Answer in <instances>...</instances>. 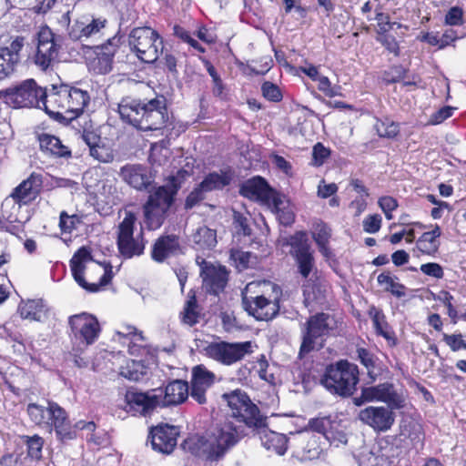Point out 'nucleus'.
<instances>
[{
	"mask_svg": "<svg viewBox=\"0 0 466 466\" xmlns=\"http://www.w3.org/2000/svg\"><path fill=\"white\" fill-rule=\"evenodd\" d=\"M222 398L227 401L233 416L238 418L247 428L259 435L261 443L267 450L273 451L279 455L286 452L287 436L268 428L267 417L261 413L245 391L235 390L229 393H224Z\"/></svg>",
	"mask_w": 466,
	"mask_h": 466,
	"instance_id": "obj_1",
	"label": "nucleus"
},
{
	"mask_svg": "<svg viewBox=\"0 0 466 466\" xmlns=\"http://www.w3.org/2000/svg\"><path fill=\"white\" fill-rule=\"evenodd\" d=\"M118 113L123 121L144 131L161 129L168 118L163 96L147 102L124 97L118 105Z\"/></svg>",
	"mask_w": 466,
	"mask_h": 466,
	"instance_id": "obj_2",
	"label": "nucleus"
},
{
	"mask_svg": "<svg viewBox=\"0 0 466 466\" xmlns=\"http://www.w3.org/2000/svg\"><path fill=\"white\" fill-rule=\"evenodd\" d=\"M190 176L185 169H179L170 176L164 186L151 192L143 205L145 223L148 229H157L164 223L166 215L175 201V197L184 181Z\"/></svg>",
	"mask_w": 466,
	"mask_h": 466,
	"instance_id": "obj_3",
	"label": "nucleus"
},
{
	"mask_svg": "<svg viewBox=\"0 0 466 466\" xmlns=\"http://www.w3.org/2000/svg\"><path fill=\"white\" fill-rule=\"evenodd\" d=\"M89 95L80 88L61 85L48 95L46 112L61 123L69 124L78 117L89 102Z\"/></svg>",
	"mask_w": 466,
	"mask_h": 466,
	"instance_id": "obj_4",
	"label": "nucleus"
},
{
	"mask_svg": "<svg viewBox=\"0 0 466 466\" xmlns=\"http://www.w3.org/2000/svg\"><path fill=\"white\" fill-rule=\"evenodd\" d=\"M337 329V320L333 315L319 312L311 315L300 324V346L299 359H303L312 351L324 348L327 339Z\"/></svg>",
	"mask_w": 466,
	"mask_h": 466,
	"instance_id": "obj_5",
	"label": "nucleus"
},
{
	"mask_svg": "<svg viewBox=\"0 0 466 466\" xmlns=\"http://www.w3.org/2000/svg\"><path fill=\"white\" fill-rule=\"evenodd\" d=\"M234 418V416L232 415ZM238 424L230 420L218 424L206 438L199 439L203 452L210 461L222 458L226 452L247 435L245 424L236 418Z\"/></svg>",
	"mask_w": 466,
	"mask_h": 466,
	"instance_id": "obj_6",
	"label": "nucleus"
},
{
	"mask_svg": "<svg viewBox=\"0 0 466 466\" xmlns=\"http://www.w3.org/2000/svg\"><path fill=\"white\" fill-rule=\"evenodd\" d=\"M26 410L34 423L47 429L50 432L55 431L59 441H66L76 437L66 411L57 403L48 401L47 407L29 403Z\"/></svg>",
	"mask_w": 466,
	"mask_h": 466,
	"instance_id": "obj_7",
	"label": "nucleus"
},
{
	"mask_svg": "<svg viewBox=\"0 0 466 466\" xmlns=\"http://www.w3.org/2000/svg\"><path fill=\"white\" fill-rule=\"evenodd\" d=\"M359 374L357 365L348 360H339L327 367L320 382L329 392L350 397L356 390Z\"/></svg>",
	"mask_w": 466,
	"mask_h": 466,
	"instance_id": "obj_8",
	"label": "nucleus"
},
{
	"mask_svg": "<svg viewBox=\"0 0 466 466\" xmlns=\"http://www.w3.org/2000/svg\"><path fill=\"white\" fill-rule=\"evenodd\" d=\"M47 97L46 89L34 79L0 91V99L13 108L37 107L46 111Z\"/></svg>",
	"mask_w": 466,
	"mask_h": 466,
	"instance_id": "obj_9",
	"label": "nucleus"
},
{
	"mask_svg": "<svg viewBox=\"0 0 466 466\" xmlns=\"http://www.w3.org/2000/svg\"><path fill=\"white\" fill-rule=\"evenodd\" d=\"M92 260L93 258L89 248L86 247H82L74 254L70 259V268L74 279L81 288L89 292H96L98 291L99 287L106 286L112 279V266L107 265L103 267L101 264H97L94 270L97 273H101L103 271L99 282L88 283L84 278V273L86 269V263Z\"/></svg>",
	"mask_w": 466,
	"mask_h": 466,
	"instance_id": "obj_10",
	"label": "nucleus"
},
{
	"mask_svg": "<svg viewBox=\"0 0 466 466\" xmlns=\"http://www.w3.org/2000/svg\"><path fill=\"white\" fill-rule=\"evenodd\" d=\"M129 45L137 57L145 63H154L163 48V41L150 27H137L129 34Z\"/></svg>",
	"mask_w": 466,
	"mask_h": 466,
	"instance_id": "obj_11",
	"label": "nucleus"
},
{
	"mask_svg": "<svg viewBox=\"0 0 466 466\" xmlns=\"http://www.w3.org/2000/svg\"><path fill=\"white\" fill-rule=\"evenodd\" d=\"M136 221V214L126 210L125 217L117 227V248L120 254L126 258L140 256L145 249L142 232L134 236Z\"/></svg>",
	"mask_w": 466,
	"mask_h": 466,
	"instance_id": "obj_12",
	"label": "nucleus"
},
{
	"mask_svg": "<svg viewBox=\"0 0 466 466\" xmlns=\"http://www.w3.org/2000/svg\"><path fill=\"white\" fill-rule=\"evenodd\" d=\"M272 293L266 297L265 295L256 297L244 296L242 304L244 309L258 320H270L275 318L279 311L280 289L275 284H269Z\"/></svg>",
	"mask_w": 466,
	"mask_h": 466,
	"instance_id": "obj_13",
	"label": "nucleus"
},
{
	"mask_svg": "<svg viewBox=\"0 0 466 466\" xmlns=\"http://www.w3.org/2000/svg\"><path fill=\"white\" fill-rule=\"evenodd\" d=\"M283 245L290 247L289 253L294 258L298 271L303 279H308L311 273L317 271L315 259L305 232H296L287 238Z\"/></svg>",
	"mask_w": 466,
	"mask_h": 466,
	"instance_id": "obj_14",
	"label": "nucleus"
},
{
	"mask_svg": "<svg viewBox=\"0 0 466 466\" xmlns=\"http://www.w3.org/2000/svg\"><path fill=\"white\" fill-rule=\"evenodd\" d=\"M251 341L212 342L205 350L208 357L224 365H232L253 352Z\"/></svg>",
	"mask_w": 466,
	"mask_h": 466,
	"instance_id": "obj_15",
	"label": "nucleus"
},
{
	"mask_svg": "<svg viewBox=\"0 0 466 466\" xmlns=\"http://www.w3.org/2000/svg\"><path fill=\"white\" fill-rule=\"evenodd\" d=\"M60 44L58 38L48 28H42L38 33L36 53L34 56L35 64L42 70L53 69L59 61Z\"/></svg>",
	"mask_w": 466,
	"mask_h": 466,
	"instance_id": "obj_16",
	"label": "nucleus"
},
{
	"mask_svg": "<svg viewBox=\"0 0 466 466\" xmlns=\"http://www.w3.org/2000/svg\"><path fill=\"white\" fill-rule=\"evenodd\" d=\"M42 176L32 173L29 177L20 183L6 198L2 205L3 210L13 204V208L19 209L22 205L34 201L39 195L42 187Z\"/></svg>",
	"mask_w": 466,
	"mask_h": 466,
	"instance_id": "obj_17",
	"label": "nucleus"
},
{
	"mask_svg": "<svg viewBox=\"0 0 466 466\" xmlns=\"http://www.w3.org/2000/svg\"><path fill=\"white\" fill-rule=\"evenodd\" d=\"M68 322L75 339L86 346L92 345L101 331L97 319L86 312L71 316Z\"/></svg>",
	"mask_w": 466,
	"mask_h": 466,
	"instance_id": "obj_18",
	"label": "nucleus"
},
{
	"mask_svg": "<svg viewBox=\"0 0 466 466\" xmlns=\"http://www.w3.org/2000/svg\"><path fill=\"white\" fill-rule=\"evenodd\" d=\"M357 418L377 432L388 431L395 422L393 410L384 406L366 407L359 411Z\"/></svg>",
	"mask_w": 466,
	"mask_h": 466,
	"instance_id": "obj_19",
	"label": "nucleus"
},
{
	"mask_svg": "<svg viewBox=\"0 0 466 466\" xmlns=\"http://www.w3.org/2000/svg\"><path fill=\"white\" fill-rule=\"evenodd\" d=\"M216 380V375L203 364L193 367L190 380V397L198 404L207 402L206 392Z\"/></svg>",
	"mask_w": 466,
	"mask_h": 466,
	"instance_id": "obj_20",
	"label": "nucleus"
},
{
	"mask_svg": "<svg viewBox=\"0 0 466 466\" xmlns=\"http://www.w3.org/2000/svg\"><path fill=\"white\" fill-rule=\"evenodd\" d=\"M119 177L131 187L138 190H147L154 182L151 170L142 164H127L120 168Z\"/></svg>",
	"mask_w": 466,
	"mask_h": 466,
	"instance_id": "obj_21",
	"label": "nucleus"
},
{
	"mask_svg": "<svg viewBox=\"0 0 466 466\" xmlns=\"http://www.w3.org/2000/svg\"><path fill=\"white\" fill-rule=\"evenodd\" d=\"M106 19L82 15L68 26V35L74 41H85L96 37L105 27Z\"/></svg>",
	"mask_w": 466,
	"mask_h": 466,
	"instance_id": "obj_22",
	"label": "nucleus"
},
{
	"mask_svg": "<svg viewBox=\"0 0 466 466\" xmlns=\"http://www.w3.org/2000/svg\"><path fill=\"white\" fill-rule=\"evenodd\" d=\"M178 434L177 428L168 424L152 428L149 435L152 448L164 454L171 453L177 446Z\"/></svg>",
	"mask_w": 466,
	"mask_h": 466,
	"instance_id": "obj_23",
	"label": "nucleus"
},
{
	"mask_svg": "<svg viewBox=\"0 0 466 466\" xmlns=\"http://www.w3.org/2000/svg\"><path fill=\"white\" fill-rule=\"evenodd\" d=\"M126 400L130 410L144 416L151 414L155 409L160 407L159 396L156 389L147 392L128 390Z\"/></svg>",
	"mask_w": 466,
	"mask_h": 466,
	"instance_id": "obj_24",
	"label": "nucleus"
},
{
	"mask_svg": "<svg viewBox=\"0 0 466 466\" xmlns=\"http://www.w3.org/2000/svg\"><path fill=\"white\" fill-rule=\"evenodd\" d=\"M160 408L177 406L183 403L190 395L189 385L182 380L169 382L165 390L157 389Z\"/></svg>",
	"mask_w": 466,
	"mask_h": 466,
	"instance_id": "obj_25",
	"label": "nucleus"
},
{
	"mask_svg": "<svg viewBox=\"0 0 466 466\" xmlns=\"http://www.w3.org/2000/svg\"><path fill=\"white\" fill-rule=\"evenodd\" d=\"M24 38L16 37L8 46L0 47V81L11 76L20 62Z\"/></svg>",
	"mask_w": 466,
	"mask_h": 466,
	"instance_id": "obj_26",
	"label": "nucleus"
},
{
	"mask_svg": "<svg viewBox=\"0 0 466 466\" xmlns=\"http://www.w3.org/2000/svg\"><path fill=\"white\" fill-rule=\"evenodd\" d=\"M240 193L251 200L260 201L267 205L270 204L278 195V192L270 188L267 181L260 177L247 180L241 186Z\"/></svg>",
	"mask_w": 466,
	"mask_h": 466,
	"instance_id": "obj_27",
	"label": "nucleus"
},
{
	"mask_svg": "<svg viewBox=\"0 0 466 466\" xmlns=\"http://www.w3.org/2000/svg\"><path fill=\"white\" fill-rule=\"evenodd\" d=\"M201 276L208 291L216 295L224 289L228 282V271L225 267H206Z\"/></svg>",
	"mask_w": 466,
	"mask_h": 466,
	"instance_id": "obj_28",
	"label": "nucleus"
},
{
	"mask_svg": "<svg viewBox=\"0 0 466 466\" xmlns=\"http://www.w3.org/2000/svg\"><path fill=\"white\" fill-rule=\"evenodd\" d=\"M179 242L176 236L167 235L157 238L152 248V258L157 262H163L168 257L177 253Z\"/></svg>",
	"mask_w": 466,
	"mask_h": 466,
	"instance_id": "obj_29",
	"label": "nucleus"
},
{
	"mask_svg": "<svg viewBox=\"0 0 466 466\" xmlns=\"http://www.w3.org/2000/svg\"><path fill=\"white\" fill-rule=\"evenodd\" d=\"M268 206L271 207L280 224L290 226L294 223L295 214L293 208L284 195L278 193Z\"/></svg>",
	"mask_w": 466,
	"mask_h": 466,
	"instance_id": "obj_30",
	"label": "nucleus"
},
{
	"mask_svg": "<svg viewBox=\"0 0 466 466\" xmlns=\"http://www.w3.org/2000/svg\"><path fill=\"white\" fill-rule=\"evenodd\" d=\"M370 315L372 319L373 326L376 333L382 336L390 346H395L397 344V339L395 333L385 319V315L380 309L375 307L370 308Z\"/></svg>",
	"mask_w": 466,
	"mask_h": 466,
	"instance_id": "obj_31",
	"label": "nucleus"
},
{
	"mask_svg": "<svg viewBox=\"0 0 466 466\" xmlns=\"http://www.w3.org/2000/svg\"><path fill=\"white\" fill-rule=\"evenodd\" d=\"M40 148L42 151L48 152L57 157L69 158L71 151L62 144L61 140L49 134H42L38 137Z\"/></svg>",
	"mask_w": 466,
	"mask_h": 466,
	"instance_id": "obj_32",
	"label": "nucleus"
},
{
	"mask_svg": "<svg viewBox=\"0 0 466 466\" xmlns=\"http://www.w3.org/2000/svg\"><path fill=\"white\" fill-rule=\"evenodd\" d=\"M192 241L198 249H209L217 244L216 231L206 227L198 228L192 235Z\"/></svg>",
	"mask_w": 466,
	"mask_h": 466,
	"instance_id": "obj_33",
	"label": "nucleus"
},
{
	"mask_svg": "<svg viewBox=\"0 0 466 466\" xmlns=\"http://www.w3.org/2000/svg\"><path fill=\"white\" fill-rule=\"evenodd\" d=\"M382 402L386 403V408L391 410H400L405 406L403 395L398 392L392 383H382Z\"/></svg>",
	"mask_w": 466,
	"mask_h": 466,
	"instance_id": "obj_34",
	"label": "nucleus"
},
{
	"mask_svg": "<svg viewBox=\"0 0 466 466\" xmlns=\"http://www.w3.org/2000/svg\"><path fill=\"white\" fill-rule=\"evenodd\" d=\"M230 181L231 176L228 173L213 172L206 176L199 185L201 186V188L208 193L213 190L222 189L224 187L229 185Z\"/></svg>",
	"mask_w": 466,
	"mask_h": 466,
	"instance_id": "obj_35",
	"label": "nucleus"
},
{
	"mask_svg": "<svg viewBox=\"0 0 466 466\" xmlns=\"http://www.w3.org/2000/svg\"><path fill=\"white\" fill-rule=\"evenodd\" d=\"M45 310V305L41 299L28 300L19 306V312L23 319L40 320Z\"/></svg>",
	"mask_w": 466,
	"mask_h": 466,
	"instance_id": "obj_36",
	"label": "nucleus"
},
{
	"mask_svg": "<svg viewBox=\"0 0 466 466\" xmlns=\"http://www.w3.org/2000/svg\"><path fill=\"white\" fill-rule=\"evenodd\" d=\"M395 279L389 272H383L378 276L377 280L380 285H385L386 291L397 298H402L405 296L406 288L403 284L396 282Z\"/></svg>",
	"mask_w": 466,
	"mask_h": 466,
	"instance_id": "obj_37",
	"label": "nucleus"
},
{
	"mask_svg": "<svg viewBox=\"0 0 466 466\" xmlns=\"http://www.w3.org/2000/svg\"><path fill=\"white\" fill-rule=\"evenodd\" d=\"M374 127L380 137L393 138L399 132V124L389 119H377Z\"/></svg>",
	"mask_w": 466,
	"mask_h": 466,
	"instance_id": "obj_38",
	"label": "nucleus"
},
{
	"mask_svg": "<svg viewBox=\"0 0 466 466\" xmlns=\"http://www.w3.org/2000/svg\"><path fill=\"white\" fill-rule=\"evenodd\" d=\"M197 300L195 297L187 300L183 311L181 312V320L184 324L193 326L198 321V312L197 311Z\"/></svg>",
	"mask_w": 466,
	"mask_h": 466,
	"instance_id": "obj_39",
	"label": "nucleus"
},
{
	"mask_svg": "<svg viewBox=\"0 0 466 466\" xmlns=\"http://www.w3.org/2000/svg\"><path fill=\"white\" fill-rule=\"evenodd\" d=\"M231 258L239 269H245L252 267L257 262V257L253 253L239 249L231 251Z\"/></svg>",
	"mask_w": 466,
	"mask_h": 466,
	"instance_id": "obj_40",
	"label": "nucleus"
},
{
	"mask_svg": "<svg viewBox=\"0 0 466 466\" xmlns=\"http://www.w3.org/2000/svg\"><path fill=\"white\" fill-rule=\"evenodd\" d=\"M304 301L307 305L312 302H321L324 299V289L320 283H314L311 286L306 285L303 290Z\"/></svg>",
	"mask_w": 466,
	"mask_h": 466,
	"instance_id": "obj_41",
	"label": "nucleus"
},
{
	"mask_svg": "<svg viewBox=\"0 0 466 466\" xmlns=\"http://www.w3.org/2000/svg\"><path fill=\"white\" fill-rule=\"evenodd\" d=\"M418 248L424 254L432 255L439 248L438 241L430 234L424 232L417 241Z\"/></svg>",
	"mask_w": 466,
	"mask_h": 466,
	"instance_id": "obj_42",
	"label": "nucleus"
},
{
	"mask_svg": "<svg viewBox=\"0 0 466 466\" xmlns=\"http://www.w3.org/2000/svg\"><path fill=\"white\" fill-rule=\"evenodd\" d=\"M89 155L101 163H111L114 160L112 151L100 143L89 148Z\"/></svg>",
	"mask_w": 466,
	"mask_h": 466,
	"instance_id": "obj_43",
	"label": "nucleus"
},
{
	"mask_svg": "<svg viewBox=\"0 0 466 466\" xmlns=\"http://www.w3.org/2000/svg\"><path fill=\"white\" fill-rule=\"evenodd\" d=\"M378 29L377 32L379 35H386L390 30L394 29L395 27L400 28L402 25L398 22H390V15L388 14H384L382 12H378L375 17Z\"/></svg>",
	"mask_w": 466,
	"mask_h": 466,
	"instance_id": "obj_44",
	"label": "nucleus"
},
{
	"mask_svg": "<svg viewBox=\"0 0 466 466\" xmlns=\"http://www.w3.org/2000/svg\"><path fill=\"white\" fill-rule=\"evenodd\" d=\"M142 370L143 365H141L139 362L132 360L131 363H127L126 367L122 368L120 374L129 380L137 381L143 377L144 373Z\"/></svg>",
	"mask_w": 466,
	"mask_h": 466,
	"instance_id": "obj_45",
	"label": "nucleus"
},
{
	"mask_svg": "<svg viewBox=\"0 0 466 466\" xmlns=\"http://www.w3.org/2000/svg\"><path fill=\"white\" fill-rule=\"evenodd\" d=\"M358 359L368 370V375L371 379H375L377 374L374 371L375 360L373 355L366 349L360 348L357 350Z\"/></svg>",
	"mask_w": 466,
	"mask_h": 466,
	"instance_id": "obj_46",
	"label": "nucleus"
},
{
	"mask_svg": "<svg viewBox=\"0 0 466 466\" xmlns=\"http://www.w3.org/2000/svg\"><path fill=\"white\" fill-rule=\"evenodd\" d=\"M116 336L118 337L123 344H126V339H133L135 341H144V337L141 332H137V329L132 326H125L116 331Z\"/></svg>",
	"mask_w": 466,
	"mask_h": 466,
	"instance_id": "obj_47",
	"label": "nucleus"
},
{
	"mask_svg": "<svg viewBox=\"0 0 466 466\" xmlns=\"http://www.w3.org/2000/svg\"><path fill=\"white\" fill-rule=\"evenodd\" d=\"M233 225L238 232V234H242L243 236H250L251 228L248 225V218L242 213L238 211L233 212Z\"/></svg>",
	"mask_w": 466,
	"mask_h": 466,
	"instance_id": "obj_48",
	"label": "nucleus"
},
{
	"mask_svg": "<svg viewBox=\"0 0 466 466\" xmlns=\"http://www.w3.org/2000/svg\"><path fill=\"white\" fill-rule=\"evenodd\" d=\"M309 428L318 433H320L328 439V431L331 428V420L328 417L315 418L309 421Z\"/></svg>",
	"mask_w": 466,
	"mask_h": 466,
	"instance_id": "obj_49",
	"label": "nucleus"
},
{
	"mask_svg": "<svg viewBox=\"0 0 466 466\" xmlns=\"http://www.w3.org/2000/svg\"><path fill=\"white\" fill-rule=\"evenodd\" d=\"M329 238L330 228L327 226V224L323 222L316 224L313 232V238L317 245L328 244Z\"/></svg>",
	"mask_w": 466,
	"mask_h": 466,
	"instance_id": "obj_50",
	"label": "nucleus"
},
{
	"mask_svg": "<svg viewBox=\"0 0 466 466\" xmlns=\"http://www.w3.org/2000/svg\"><path fill=\"white\" fill-rule=\"evenodd\" d=\"M407 70L401 66H394L383 74V79L387 83L400 82L405 78Z\"/></svg>",
	"mask_w": 466,
	"mask_h": 466,
	"instance_id": "obj_51",
	"label": "nucleus"
},
{
	"mask_svg": "<svg viewBox=\"0 0 466 466\" xmlns=\"http://www.w3.org/2000/svg\"><path fill=\"white\" fill-rule=\"evenodd\" d=\"M317 81L319 82V90L323 92L325 96L333 97L340 95V87L338 86H332L329 79L327 76H320Z\"/></svg>",
	"mask_w": 466,
	"mask_h": 466,
	"instance_id": "obj_52",
	"label": "nucleus"
},
{
	"mask_svg": "<svg viewBox=\"0 0 466 466\" xmlns=\"http://www.w3.org/2000/svg\"><path fill=\"white\" fill-rule=\"evenodd\" d=\"M261 91L264 97L268 100L279 102L282 98L279 86L271 82H265L261 86Z\"/></svg>",
	"mask_w": 466,
	"mask_h": 466,
	"instance_id": "obj_53",
	"label": "nucleus"
},
{
	"mask_svg": "<svg viewBox=\"0 0 466 466\" xmlns=\"http://www.w3.org/2000/svg\"><path fill=\"white\" fill-rule=\"evenodd\" d=\"M206 192L201 186L198 185L196 188H194L187 197L185 201V208L191 209L196 205H198L200 201L205 198Z\"/></svg>",
	"mask_w": 466,
	"mask_h": 466,
	"instance_id": "obj_54",
	"label": "nucleus"
},
{
	"mask_svg": "<svg viewBox=\"0 0 466 466\" xmlns=\"http://www.w3.org/2000/svg\"><path fill=\"white\" fill-rule=\"evenodd\" d=\"M113 57L111 54L96 51V67L99 74H106L112 69Z\"/></svg>",
	"mask_w": 466,
	"mask_h": 466,
	"instance_id": "obj_55",
	"label": "nucleus"
},
{
	"mask_svg": "<svg viewBox=\"0 0 466 466\" xmlns=\"http://www.w3.org/2000/svg\"><path fill=\"white\" fill-rule=\"evenodd\" d=\"M443 340L452 351H457L461 349L466 350V340L463 339V336L461 334H444Z\"/></svg>",
	"mask_w": 466,
	"mask_h": 466,
	"instance_id": "obj_56",
	"label": "nucleus"
},
{
	"mask_svg": "<svg viewBox=\"0 0 466 466\" xmlns=\"http://www.w3.org/2000/svg\"><path fill=\"white\" fill-rule=\"evenodd\" d=\"M28 455L33 459L41 457L43 439L39 436H33L27 441Z\"/></svg>",
	"mask_w": 466,
	"mask_h": 466,
	"instance_id": "obj_57",
	"label": "nucleus"
},
{
	"mask_svg": "<svg viewBox=\"0 0 466 466\" xmlns=\"http://www.w3.org/2000/svg\"><path fill=\"white\" fill-rule=\"evenodd\" d=\"M76 216H69L66 211H62L59 217V228L62 232L71 233L76 228Z\"/></svg>",
	"mask_w": 466,
	"mask_h": 466,
	"instance_id": "obj_58",
	"label": "nucleus"
},
{
	"mask_svg": "<svg viewBox=\"0 0 466 466\" xmlns=\"http://www.w3.org/2000/svg\"><path fill=\"white\" fill-rule=\"evenodd\" d=\"M445 23L449 25H461L463 24V11L461 8L451 7L445 15Z\"/></svg>",
	"mask_w": 466,
	"mask_h": 466,
	"instance_id": "obj_59",
	"label": "nucleus"
},
{
	"mask_svg": "<svg viewBox=\"0 0 466 466\" xmlns=\"http://www.w3.org/2000/svg\"><path fill=\"white\" fill-rule=\"evenodd\" d=\"M420 271L430 277H433L435 279H442L444 276V271L442 267L438 263H426L420 265Z\"/></svg>",
	"mask_w": 466,
	"mask_h": 466,
	"instance_id": "obj_60",
	"label": "nucleus"
},
{
	"mask_svg": "<svg viewBox=\"0 0 466 466\" xmlns=\"http://www.w3.org/2000/svg\"><path fill=\"white\" fill-rule=\"evenodd\" d=\"M330 151L325 147L321 143H317L312 151L314 164L316 166H321L325 160L329 157Z\"/></svg>",
	"mask_w": 466,
	"mask_h": 466,
	"instance_id": "obj_61",
	"label": "nucleus"
},
{
	"mask_svg": "<svg viewBox=\"0 0 466 466\" xmlns=\"http://www.w3.org/2000/svg\"><path fill=\"white\" fill-rule=\"evenodd\" d=\"M381 226V217L378 214L367 217L363 220V228L366 232L374 234L378 232Z\"/></svg>",
	"mask_w": 466,
	"mask_h": 466,
	"instance_id": "obj_62",
	"label": "nucleus"
},
{
	"mask_svg": "<svg viewBox=\"0 0 466 466\" xmlns=\"http://www.w3.org/2000/svg\"><path fill=\"white\" fill-rule=\"evenodd\" d=\"M175 35L180 37L185 42L188 43L192 47L198 50L199 52H204L205 49L199 45V43L192 38L187 31H186L184 28L176 25L174 27Z\"/></svg>",
	"mask_w": 466,
	"mask_h": 466,
	"instance_id": "obj_63",
	"label": "nucleus"
},
{
	"mask_svg": "<svg viewBox=\"0 0 466 466\" xmlns=\"http://www.w3.org/2000/svg\"><path fill=\"white\" fill-rule=\"evenodd\" d=\"M382 383L364 388V396L370 402L381 401L382 402Z\"/></svg>",
	"mask_w": 466,
	"mask_h": 466,
	"instance_id": "obj_64",
	"label": "nucleus"
}]
</instances>
